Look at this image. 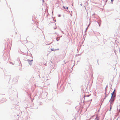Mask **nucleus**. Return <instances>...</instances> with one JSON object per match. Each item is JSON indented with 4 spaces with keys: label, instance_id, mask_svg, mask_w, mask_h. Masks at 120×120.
<instances>
[{
    "label": "nucleus",
    "instance_id": "nucleus-36",
    "mask_svg": "<svg viewBox=\"0 0 120 120\" xmlns=\"http://www.w3.org/2000/svg\"><path fill=\"white\" fill-rule=\"evenodd\" d=\"M86 31H87V30H85V32H86Z\"/></svg>",
    "mask_w": 120,
    "mask_h": 120
},
{
    "label": "nucleus",
    "instance_id": "nucleus-13",
    "mask_svg": "<svg viewBox=\"0 0 120 120\" xmlns=\"http://www.w3.org/2000/svg\"><path fill=\"white\" fill-rule=\"evenodd\" d=\"M56 40L57 41H59L60 40V38H59L58 37H56Z\"/></svg>",
    "mask_w": 120,
    "mask_h": 120
},
{
    "label": "nucleus",
    "instance_id": "nucleus-8",
    "mask_svg": "<svg viewBox=\"0 0 120 120\" xmlns=\"http://www.w3.org/2000/svg\"><path fill=\"white\" fill-rule=\"evenodd\" d=\"M59 50V49H54V48H51V50L52 51H56L57 50Z\"/></svg>",
    "mask_w": 120,
    "mask_h": 120
},
{
    "label": "nucleus",
    "instance_id": "nucleus-2",
    "mask_svg": "<svg viewBox=\"0 0 120 120\" xmlns=\"http://www.w3.org/2000/svg\"><path fill=\"white\" fill-rule=\"evenodd\" d=\"M19 77V76H17L14 77L12 80V83L13 84L16 83L18 82Z\"/></svg>",
    "mask_w": 120,
    "mask_h": 120
},
{
    "label": "nucleus",
    "instance_id": "nucleus-38",
    "mask_svg": "<svg viewBox=\"0 0 120 120\" xmlns=\"http://www.w3.org/2000/svg\"><path fill=\"white\" fill-rule=\"evenodd\" d=\"M106 1H105V4H104V5H105V4H106Z\"/></svg>",
    "mask_w": 120,
    "mask_h": 120
},
{
    "label": "nucleus",
    "instance_id": "nucleus-6",
    "mask_svg": "<svg viewBox=\"0 0 120 120\" xmlns=\"http://www.w3.org/2000/svg\"><path fill=\"white\" fill-rule=\"evenodd\" d=\"M83 95H84V97H83V98H84V100L85 99V97H89L90 95H86L85 94V93H84V92H83Z\"/></svg>",
    "mask_w": 120,
    "mask_h": 120
},
{
    "label": "nucleus",
    "instance_id": "nucleus-17",
    "mask_svg": "<svg viewBox=\"0 0 120 120\" xmlns=\"http://www.w3.org/2000/svg\"><path fill=\"white\" fill-rule=\"evenodd\" d=\"M8 76V77H9V79H10L11 78V75H8V76Z\"/></svg>",
    "mask_w": 120,
    "mask_h": 120
},
{
    "label": "nucleus",
    "instance_id": "nucleus-32",
    "mask_svg": "<svg viewBox=\"0 0 120 120\" xmlns=\"http://www.w3.org/2000/svg\"><path fill=\"white\" fill-rule=\"evenodd\" d=\"M119 110L120 111V105H119Z\"/></svg>",
    "mask_w": 120,
    "mask_h": 120
},
{
    "label": "nucleus",
    "instance_id": "nucleus-30",
    "mask_svg": "<svg viewBox=\"0 0 120 120\" xmlns=\"http://www.w3.org/2000/svg\"><path fill=\"white\" fill-rule=\"evenodd\" d=\"M95 13H94V14H93L92 15L93 16V15H95Z\"/></svg>",
    "mask_w": 120,
    "mask_h": 120
},
{
    "label": "nucleus",
    "instance_id": "nucleus-16",
    "mask_svg": "<svg viewBox=\"0 0 120 120\" xmlns=\"http://www.w3.org/2000/svg\"><path fill=\"white\" fill-rule=\"evenodd\" d=\"M9 63H10V64H12V65H13L14 64H13V63H12V62H10V61H9Z\"/></svg>",
    "mask_w": 120,
    "mask_h": 120
},
{
    "label": "nucleus",
    "instance_id": "nucleus-48",
    "mask_svg": "<svg viewBox=\"0 0 120 120\" xmlns=\"http://www.w3.org/2000/svg\"><path fill=\"white\" fill-rule=\"evenodd\" d=\"M16 33H17L16 32L15 34H16Z\"/></svg>",
    "mask_w": 120,
    "mask_h": 120
},
{
    "label": "nucleus",
    "instance_id": "nucleus-20",
    "mask_svg": "<svg viewBox=\"0 0 120 120\" xmlns=\"http://www.w3.org/2000/svg\"><path fill=\"white\" fill-rule=\"evenodd\" d=\"M45 94L46 95V96H47V92H45Z\"/></svg>",
    "mask_w": 120,
    "mask_h": 120
},
{
    "label": "nucleus",
    "instance_id": "nucleus-1",
    "mask_svg": "<svg viewBox=\"0 0 120 120\" xmlns=\"http://www.w3.org/2000/svg\"><path fill=\"white\" fill-rule=\"evenodd\" d=\"M116 92L115 91V93H114L112 92L111 94V96L109 102L110 104H111L112 102H114L116 98Z\"/></svg>",
    "mask_w": 120,
    "mask_h": 120
},
{
    "label": "nucleus",
    "instance_id": "nucleus-26",
    "mask_svg": "<svg viewBox=\"0 0 120 120\" xmlns=\"http://www.w3.org/2000/svg\"><path fill=\"white\" fill-rule=\"evenodd\" d=\"M88 26L86 28V30H87L88 29Z\"/></svg>",
    "mask_w": 120,
    "mask_h": 120
},
{
    "label": "nucleus",
    "instance_id": "nucleus-9",
    "mask_svg": "<svg viewBox=\"0 0 120 120\" xmlns=\"http://www.w3.org/2000/svg\"><path fill=\"white\" fill-rule=\"evenodd\" d=\"M113 102H112L111 103V104H110V108L109 109V111H110L112 108V105L113 104Z\"/></svg>",
    "mask_w": 120,
    "mask_h": 120
},
{
    "label": "nucleus",
    "instance_id": "nucleus-21",
    "mask_svg": "<svg viewBox=\"0 0 120 120\" xmlns=\"http://www.w3.org/2000/svg\"><path fill=\"white\" fill-rule=\"evenodd\" d=\"M61 16V15L60 14H59L58 16V17H60Z\"/></svg>",
    "mask_w": 120,
    "mask_h": 120
},
{
    "label": "nucleus",
    "instance_id": "nucleus-19",
    "mask_svg": "<svg viewBox=\"0 0 120 120\" xmlns=\"http://www.w3.org/2000/svg\"><path fill=\"white\" fill-rule=\"evenodd\" d=\"M113 0H111V3L112 4L113 3Z\"/></svg>",
    "mask_w": 120,
    "mask_h": 120
},
{
    "label": "nucleus",
    "instance_id": "nucleus-44",
    "mask_svg": "<svg viewBox=\"0 0 120 120\" xmlns=\"http://www.w3.org/2000/svg\"><path fill=\"white\" fill-rule=\"evenodd\" d=\"M98 60H97V62H98Z\"/></svg>",
    "mask_w": 120,
    "mask_h": 120
},
{
    "label": "nucleus",
    "instance_id": "nucleus-18",
    "mask_svg": "<svg viewBox=\"0 0 120 120\" xmlns=\"http://www.w3.org/2000/svg\"><path fill=\"white\" fill-rule=\"evenodd\" d=\"M95 116V115H93L90 118V119H91V118H92V117H93L94 116Z\"/></svg>",
    "mask_w": 120,
    "mask_h": 120
},
{
    "label": "nucleus",
    "instance_id": "nucleus-37",
    "mask_svg": "<svg viewBox=\"0 0 120 120\" xmlns=\"http://www.w3.org/2000/svg\"><path fill=\"white\" fill-rule=\"evenodd\" d=\"M117 110H118V107L117 106Z\"/></svg>",
    "mask_w": 120,
    "mask_h": 120
},
{
    "label": "nucleus",
    "instance_id": "nucleus-11",
    "mask_svg": "<svg viewBox=\"0 0 120 120\" xmlns=\"http://www.w3.org/2000/svg\"><path fill=\"white\" fill-rule=\"evenodd\" d=\"M89 21H89V25H88V27H89L91 23V21H90V19H89Z\"/></svg>",
    "mask_w": 120,
    "mask_h": 120
},
{
    "label": "nucleus",
    "instance_id": "nucleus-22",
    "mask_svg": "<svg viewBox=\"0 0 120 120\" xmlns=\"http://www.w3.org/2000/svg\"><path fill=\"white\" fill-rule=\"evenodd\" d=\"M55 34H57V36H59V34H58L57 33H56V32H55Z\"/></svg>",
    "mask_w": 120,
    "mask_h": 120
},
{
    "label": "nucleus",
    "instance_id": "nucleus-3",
    "mask_svg": "<svg viewBox=\"0 0 120 120\" xmlns=\"http://www.w3.org/2000/svg\"><path fill=\"white\" fill-rule=\"evenodd\" d=\"M72 102V101L70 99H68L65 102V103L67 104L71 105Z\"/></svg>",
    "mask_w": 120,
    "mask_h": 120
},
{
    "label": "nucleus",
    "instance_id": "nucleus-46",
    "mask_svg": "<svg viewBox=\"0 0 120 120\" xmlns=\"http://www.w3.org/2000/svg\"><path fill=\"white\" fill-rule=\"evenodd\" d=\"M98 65H99V63H98Z\"/></svg>",
    "mask_w": 120,
    "mask_h": 120
},
{
    "label": "nucleus",
    "instance_id": "nucleus-31",
    "mask_svg": "<svg viewBox=\"0 0 120 120\" xmlns=\"http://www.w3.org/2000/svg\"><path fill=\"white\" fill-rule=\"evenodd\" d=\"M52 23H54L56 25V24L55 23H54V22H52Z\"/></svg>",
    "mask_w": 120,
    "mask_h": 120
},
{
    "label": "nucleus",
    "instance_id": "nucleus-14",
    "mask_svg": "<svg viewBox=\"0 0 120 120\" xmlns=\"http://www.w3.org/2000/svg\"><path fill=\"white\" fill-rule=\"evenodd\" d=\"M108 85H107V86H106V87L105 88V90H107V87H108Z\"/></svg>",
    "mask_w": 120,
    "mask_h": 120
},
{
    "label": "nucleus",
    "instance_id": "nucleus-47",
    "mask_svg": "<svg viewBox=\"0 0 120 120\" xmlns=\"http://www.w3.org/2000/svg\"><path fill=\"white\" fill-rule=\"evenodd\" d=\"M84 102V100L83 101V102Z\"/></svg>",
    "mask_w": 120,
    "mask_h": 120
},
{
    "label": "nucleus",
    "instance_id": "nucleus-27",
    "mask_svg": "<svg viewBox=\"0 0 120 120\" xmlns=\"http://www.w3.org/2000/svg\"><path fill=\"white\" fill-rule=\"evenodd\" d=\"M71 14H70V15H71V16H72V11H71Z\"/></svg>",
    "mask_w": 120,
    "mask_h": 120
},
{
    "label": "nucleus",
    "instance_id": "nucleus-33",
    "mask_svg": "<svg viewBox=\"0 0 120 120\" xmlns=\"http://www.w3.org/2000/svg\"><path fill=\"white\" fill-rule=\"evenodd\" d=\"M42 102H41V103L40 102V105H41V104H42Z\"/></svg>",
    "mask_w": 120,
    "mask_h": 120
},
{
    "label": "nucleus",
    "instance_id": "nucleus-4",
    "mask_svg": "<svg viewBox=\"0 0 120 120\" xmlns=\"http://www.w3.org/2000/svg\"><path fill=\"white\" fill-rule=\"evenodd\" d=\"M27 61L28 62L29 64L30 65H31L32 64V61H33V59L32 60H30L29 59H27Z\"/></svg>",
    "mask_w": 120,
    "mask_h": 120
},
{
    "label": "nucleus",
    "instance_id": "nucleus-23",
    "mask_svg": "<svg viewBox=\"0 0 120 120\" xmlns=\"http://www.w3.org/2000/svg\"><path fill=\"white\" fill-rule=\"evenodd\" d=\"M115 90H116V89H115L113 91V92L114 93H115Z\"/></svg>",
    "mask_w": 120,
    "mask_h": 120
},
{
    "label": "nucleus",
    "instance_id": "nucleus-42",
    "mask_svg": "<svg viewBox=\"0 0 120 120\" xmlns=\"http://www.w3.org/2000/svg\"><path fill=\"white\" fill-rule=\"evenodd\" d=\"M53 11H52V13L53 14Z\"/></svg>",
    "mask_w": 120,
    "mask_h": 120
},
{
    "label": "nucleus",
    "instance_id": "nucleus-50",
    "mask_svg": "<svg viewBox=\"0 0 120 120\" xmlns=\"http://www.w3.org/2000/svg\"><path fill=\"white\" fill-rule=\"evenodd\" d=\"M17 115V116H19V115Z\"/></svg>",
    "mask_w": 120,
    "mask_h": 120
},
{
    "label": "nucleus",
    "instance_id": "nucleus-28",
    "mask_svg": "<svg viewBox=\"0 0 120 120\" xmlns=\"http://www.w3.org/2000/svg\"><path fill=\"white\" fill-rule=\"evenodd\" d=\"M92 99H91V100H89V101H92Z\"/></svg>",
    "mask_w": 120,
    "mask_h": 120
},
{
    "label": "nucleus",
    "instance_id": "nucleus-35",
    "mask_svg": "<svg viewBox=\"0 0 120 120\" xmlns=\"http://www.w3.org/2000/svg\"><path fill=\"white\" fill-rule=\"evenodd\" d=\"M108 1V0H106V1H106V2H107Z\"/></svg>",
    "mask_w": 120,
    "mask_h": 120
},
{
    "label": "nucleus",
    "instance_id": "nucleus-12",
    "mask_svg": "<svg viewBox=\"0 0 120 120\" xmlns=\"http://www.w3.org/2000/svg\"><path fill=\"white\" fill-rule=\"evenodd\" d=\"M101 20H100L99 21V22H97V23H98L99 25V26H100V24H101Z\"/></svg>",
    "mask_w": 120,
    "mask_h": 120
},
{
    "label": "nucleus",
    "instance_id": "nucleus-40",
    "mask_svg": "<svg viewBox=\"0 0 120 120\" xmlns=\"http://www.w3.org/2000/svg\"><path fill=\"white\" fill-rule=\"evenodd\" d=\"M80 5L81 6H82V4H80Z\"/></svg>",
    "mask_w": 120,
    "mask_h": 120
},
{
    "label": "nucleus",
    "instance_id": "nucleus-5",
    "mask_svg": "<svg viewBox=\"0 0 120 120\" xmlns=\"http://www.w3.org/2000/svg\"><path fill=\"white\" fill-rule=\"evenodd\" d=\"M6 101V99L5 98H3L2 99L1 101H0V103H2L5 102Z\"/></svg>",
    "mask_w": 120,
    "mask_h": 120
},
{
    "label": "nucleus",
    "instance_id": "nucleus-15",
    "mask_svg": "<svg viewBox=\"0 0 120 120\" xmlns=\"http://www.w3.org/2000/svg\"><path fill=\"white\" fill-rule=\"evenodd\" d=\"M110 92L109 91V93H108V94H106V96H107V97L109 95V93H110Z\"/></svg>",
    "mask_w": 120,
    "mask_h": 120
},
{
    "label": "nucleus",
    "instance_id": "nucleus-29",
    "mask_svg": "<svg viewBox=\"0 0 120 120\" xmlns=\"http://www.w3.org/2000/svg\"><path fill=\"white\" fill-rule=\"evenodd\" d=\"M53 21H54L55 22H56V20H54V19H53Z\"/></svg>",
    "mask_w": 120,
    "mask_h": 120
},
{
    "label": "nucleus",
    "instance_id": "nucleus-43",
    "mask_svg": "<svg viewBox=\"0 0 120 120\" xmlns=\"http://www.w3.org/2000/svg\"><path fill=\"white\" fill-rule=\"evenodd\" d=\"M110 88L112 89V88L111 86V87H110Z\"/></svg>",
    "mask_w": 120,
    "mask_h": 120
},
{
    "label": "nucleus",
    "instance_id": "nucleus-34",
    "mask_svg": "<svg viewBox=\"0 0 120 120\" xmlns=\"http://www.w3.org/2000/svg\"><path fill=\"white\" fill-rule=\"evenodd\" d=\"M42 1H43V2H45L44 0H42Z\"/></svg>",
    "mask_w": 120,
    "mask_h": 120
},
{
    "label": "nucleus",
    "instance_id": "nucleus-41",
    "mask_svg": "<svg viewBox=\"0 0 120 120\" xmlns=\"http://www.w3.org/2000/svg\"><path fill=\"white\" fill-rule=\"evenodd\" d=\"M61 30V32H62L63 33V31H62L61 30Z\"/></svg>",
    "mask_w": 120,
    "mask_h": 120
},
{
    "label": "nucleus",
    "instance_id": "nucleus-39",
    "mask_svg": "<svg viewBox=\"0 0 120 120\" xmlns=\"http://www.w3.org/2000/svg\"><path fill=\"white\" fill-rule=\"evenodd\" d=\"M62 37V36H60L59 37H59V38H60L61 37Z\"/></svg>",
    "mask_w": 120,
    "mask_h": 120
},
{
    "label": "nucleus",
    "instance_id": "nucleus-49",
    "mask_svg": "<svg viewBox=\"0 0 120 120\" xmlns=\"http://www.w3.org/2000/svg\"><path fill=\"white\" fill-rule=\"evenodd\" d=\"M85 35H86V34H85Z\"/></svg>",
    "mask_w": 120,
    "mask_h": 120
},
{
    "label": "nucleus",
    "instance_id": "nucleus-25",
    "mask_svg": "<svg viewBox=\"0 0 120 120\" xmlns=\"http://www.w3.org/2000/svg\"><path fill=\"white\" fill-rule=\"evenodd\" d=\"M68 7H66V9H68Z\"/></svg>",
    "mask_w": 120,
    "mask_h": 120
},
{
    "label": "nucleus",
    "instance_id": "nucleus-7",
    "mask_svg": "<svg viewBox=\"0 0 120 120\" xmlns=\"http://www.w3.org/2000/svg\"><path fill=\"white\" fill-rule=\"evenodd\" d=\"M105 93L104 94H105V97H104V98L103 99V100L102 101V102H103V101H104V100L106 98V97H107V96H106V94H107V90H105Z\"/></svg>",
    "mask_w": 120,
    "mask_h": 120
},
{
    "label": "nucleus",
    "instance_id": "nucleus-24",
    "mask_svg": "<svg viewBox=\"0 0 120 120\" xmlns=\"http://www.w3.org/2000/svg\"><path fill=\"white\" fill-rule=\"evenodd\" d=\"M63 8L64 9H66V8H65V6H63Z\"/></svg>",
    "mask_w": 120,
    "mask_h": 120
},
{
    "label": "nucleus",
    "instance_id": "nucleus-10",
    "mask_svg": "<svg viewBox=\"0 0 120 120\" xmlns=\"http://www.w3.org/2000/svg\"><path fill=\"white\" fill-rule=\"evenodd\" d=\"M94 120H99V118L98 117V115L96 116V117L95 118Z\"/></svg>",
    "mask_w": 120,
    "mask_h": 120
},
{
    "label": "nucleus",
    "instance_id": "nucleus-45",
    "mask_svg": "<svg viewBox=\"0 0 120 120\" xmlns=\"http://www.w3.org/2000/svg\"><path fill=\"white\" fill-rule=\"evenodd\" d=\"M54 29H56V28H54Z\"/></svg>",
    "mask_w": 120,
    "mask_h": 120
}]
</instances>
